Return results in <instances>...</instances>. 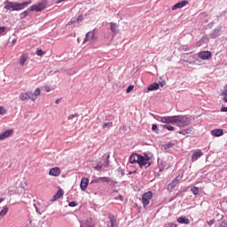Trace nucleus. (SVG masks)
I'll return each mask as SVG.
<instances>
[{"label":"nucleus","instance_id":"423d86ee","mask_svg":"<svg viewBox=\"0 0 227 227\" xmlns=\"http://www.w3.org/2000/svg\"><path fill=\"white\" fill-rule=\"evenodd\" d=\"M198 57L200 59H204V60H207V59H210V58H212V52L208 51H200L198 53Z\"/></svg>","mask_w":227,"mask_h":227},{"label":"nucleus","instance_id":"c03bdc74","mask_svg":"<svg viewBox=\"0 0 227 227\" xmlns=\"http://www.w3.org/2000/svg\"><path fill=\"white\" fill-rule=\"evenodd\" d=\"M69 207H77V202L75 201L69 202Z\"/></svg>","mask_w":227,"mask_h":227},{"label":"nucleus","instance_id":"6ab92c4d","mask_svg":"<svg viewBox=\"0 0 227 227\" xmlns=\"http://www.w3.org/2000/svg\"><path fill=\"white\" fill-rule=\"evenodd\" d=\"M178 184V177H176L168 185V190L171 191L176 187Z\"/></svg>","mask_w":227,"mask_h":227},{"label":"nucleus","instance_id":"09e8293b","mask_svg":"<svg viewBox=\"0 0 227 227\" xmlns=\"http://www.w3.org/2000/svg\"><path fill=\"white\" fill-rule=\"evenodd\" d=\"M115 200H120L121 201H123V196L119 195V196L115 197Z\"/></svg>","mask_w":227,"mask_h":227},{"label":"nucleus","instance_id":"a19ab883","mask_svg":"<svg viewBox=\"0 0 227 227\" xmlns=\"http://www.w3.org/2000/svg\"><path fill=\"white\" fill-rule=\"evenodd\" d=\"M6 31V27H0V35H3Z\"/></svg>","mask_w":227,"mask_h":227},{"label":"nucleus","instance_id":"3c124183","mask_svg":"<svg viewBox=\"0 0 227 227\" xmlns=\"http://www.w3.org/2000/svg\"><path fill=\"white\" fill-rule=\"evenodd\" d=\"M168 226H169V227H176V224H175V223H168Z\"/></svg>","mask_w":227,"mask_h":227},{"label":"nucleus","instance_id":"9b49d317","mask_svg":"<svg viewBox=\"0 0 227 227\" xmlns=\"http://www.w3.org/2000/svg\"><path fill=\"white\" fill-rule=\"evenodd\" d=\"M200 157H203V152H201V150H197L192 155V162H196V160H198V159Z\"/></svg>","mask_w":227,"mask_h":227},{"label":"nucleus","instance_id":"7c9ffc66","mask_svg":"<svg viewBox=\"0 0 227 227\" xmlns=\"http://www.w3.org/2000/svg\"><path fill=\"white\" fill-rule=\"evenodd\" d=\"M110 28H111V31H113V33H116V29H117V26L115 23H110Z\"/></svg>","mask_w":227,"mask_h":227},{"label":"nucleus","instance_id":"0eeeda50","mask_svg":"<svg viewBox=\"0 0 227 227\" xmlns=\"http://www.w3.org/2000/svg\"><path fill=\"white\" fill-rule=\"evenodd\" d=\"M11 136H13V129H7L0 134V141H4V139H8Z\"/></svg>","mask_w":227,"mask_h":227},{"label":"nucleus","instance_id":"c9c22d12","mask_svg":"<svg viewBox=\"0 0 227 227\" xmlns=\"http://www.w3.org/2000/svg\"><path fill=\"white\" fill-rule=\"evenodd\" d=\"M0 114H6V108L4 106H0Z\"/></svg>","mask_w":227,"mask_h":227},{"label":"nucleus","instance_id":"7ed1b4c3","mask_svg":"<svg viewBox=\"0 0 227 227\" xmlns=\"http://www.w3.org/2000/svg\"><path fill=\"white\" fill-rule=\"evenodd\" d=\"M153 157V154H152V153H145L144 155L139 154L137 162L138 166L140 168H150V166H152L150 160H152Z\"/></svg>","mask_w":227,"mask_h":227},{"label":"nucleus","instance_id":"473e14b6","mask_svg":"<svg viewBox=\"0 0 227 227\" xmlns=\"http://www.w3.org/2000/svg\"><path fill=\"white\" fill-rule=\"evenodd\" d=\"M223 101L227 103V85L225 86L223 91Z\"/></svg>","mask_w":227,"mask_h":227},{"label":"nucleus","instance_id":"39448f33","mask_svg":"<svg viewBox=\"0 0 227 227\" xmlns=\"http://www.w3.org/2000/svg\"><path fill=\"white\" fill-rule=\"evenodd\" d=\"M95 31L96 29H94L93 31L88 32L86 34V36L83 40V43H86V42H91V43L96 42L97 37L95 36Z\"/></svg>","mask_w":227,"mask_h":227},{"label":"nucleus","instance_id":"6e6552de","mask_svg":"<svg viewBox=\"0 0 227 227\" xmlns=\"http://www.w3.org/2000/svg\"><path fill=\"white\" fill-rule=\"evenodd\" d=\"M45 9V4L43 3H40L39 4H34L30 6V12H42V10Z\"/></svg>","mask_w":227,"mask_h":227},{"label":"nucleus","instance_id":"dca6fc26","mask_svg":"<svg viewBox=\"0 0 227 227\" xmlns=\"http://www.w3.org/2000/svg\"><path fill=\"white\" fill-rule=\"evenodd\" d=\"M211 134L215 137H221V136H223L224 134V130H223L221 129H213V130H211Z\"/></svg>","mask_w":227,"mask_h":227},{"label":"nucleus","instance_id":"1a4fd4ad","mask_svg":"<svg viewBox=\"0 0 227 227\" xmlns=\"http://www.w3.org/2000/svg\"><path fill=\"white\" fill-rule=\"evenodd\" d=\"M189 4V2L187 0H182L181 2H178L173 7L172 10L175 12V10H178L180 8H184V6H187Z\"/></svg>","mask_w":227,"mask_h":227},{"label":"nucleus","instance_id":"864d4df0","mask_svg":"<svg viewBox=\"0 0 227 227\" xmlns=\"http://www.w3.org/2000/svg\"><path fill=\"white\" fill-rule=\"evenodd\" d=\"M59 102H61V99H60V98H58V99L55 101V104H59Z\"/></svg>","mask_w":227,"mask_h":227},{"label":"nucleus","instance_id":"58836bf2","mask_svg":"<svg viewBox=\"0 0 227 227\" xmlns=\"http://www.w3.org/2000/svg\"><path fill=\"white\" fill-rule=\"evenodd\" d=\"M27 11H25V12H21L20 13V17H21V19H24V17H27Z\"/></svg>","mask_w":227,"mask_h":227},{"label":"nucleus","instance_id":"72a5a7b5","mask_svg":"<svg viewBox=\"0 0 227 227\" xmlns=\"http://www.w3.org/2000/svg\"><path fill=\"white\" fill-rule=\"evenodd\" d=\"M93 168L96 170V171H102V164H98L96 165L95 167H93Z\"/></svg>","mask_w":227,"mask_h":227},{"label":"nucleus","instance_id":"5701e85b","mask_svg":"<svg viewBox=\"0 0 227 227\" xmlns=\"http://www.w3.org/2000/svg\"><path fill=\"white\" fill-rule=\"evenodd\" d=\"M63 194H64L63 190L62 189L59 190L53 196V201H56V200H59V198H61Z\"/></svg>","mask_w":227,"mask_h":227},{"label":"nucleus","instance_id":"e433bc0d","mask_svg":"<svg viewBox=\"0 0 227 227\" xmlns=\"http://www.w3.org/2000/svg\"><path fill=\"white\" fill-rule=\"evenodd\" d=\"M132 90H134V85H129L126 90V93H130Z\"/></svg>","mask_w":227,"mask_h":227},{"label":"nucleus","instance_id":"9d476101","mask_svg":"<svg viewBox=\"0 0 227 227\" xmlns=\"http://www.w3.org/2000/svg\"><path fill=\"white\" fill-rule=\"evenodd\" d=\"M218 36H221V27H215L212 33L209 34V38L215 39Z\"/></svg>","mask_w":227,"mask_h":227},{"label":"nucleus","instance_id":"c85d7f7f","mask_svg":"<svg viewBox=\"0 0 227 227\" xmlns=\"http://www.w3.org/2000/svg\"><path fill=\"white\" fill-rule=\"evenodd\" d=\"M192 194H194V196H198V194H200V188L196 187V186H193L192 189H191Z\"/></svg>","mask_w":227,"mask_h":227},{"label":"nucleus","instance_id":"f3484780","mask_svg":"<svg viewBox=\"0 0 227 227\" xmlns=\"http://www.w3.org/2000/svg\"><path fill=\"white\" fill-rule=\"evenodd\" d=\"M139 155L137 153H133L130 157H129V162L130 164H137L138 160H139Z\"/></svg>","mask_w":227,"mask_h":227},{"label":"nucleus","instance_id":"4be33fe9","mask_svg":"<svg viewBox=\"0 0 227 227\" xmlns=\"http://www.w3.org/2000/svg\"><path fill=\"white\" fill-rule=\"evenodd\" d=\"M148 91H155L156 90H159V83L154 82L148 86L147 88Z\"/></svg>","mask_w":227,"mask_h":227},{"label":"nucleus","instance_id":"2eb2a0df","mask_svg":"<svg viewBox=\"0 0 227 227\" xmlns=\"http://www.w3.org/2000/svg\"><path fill=\"white\" fill-rule=\"evenodd\" d=\"M89 184H90V180L86 177H82L80 184V187L82 191H86V189H88Z\"/></svg>","mask_w":227,"mask_h":227},{"label":"nucleus","instance_id":"ddd939ff","mask_svg":"<svg viewBox=\"0 0 227 227\" xmlns=\"http://www.w3.org/2000/svg\"><path fill=\"white\" fill-rule=\"evenodd\" d=\"M20 100L23 102L26 100H33L32 92H25L20 96Z\"/></svg>","mask_w":227,"mask_h":227},{"label":"nucleus","instance_id":"f8f14e48","mask_svg":"<svg viewBox=\"0 0 227 227\" xmlns=\"http://www.w3.org/2000/svg\"><path fill=\"white\" fill-rule=\"evenodd\" d=\"M34 207L35 208V212L39 215H42L43 212H45V207L42 206V204H40V203H35Z\"/></svg>","mask_w":227,"mask_h":227},{"label":"nucleus","instance_id":"ea45409f","mask_svg":"<svg viewBox=\"0 0 227 227\" xmlns=\"http://www.w3.org/2000/svg\"><path fill=\"white\" fill-rule=\"evenodd\" d=\"M91 184H100V177L91 181Z\"/></svg>","mask_w":227,"mask_h":227},{"label":"nucleus","instance_id":"a18cd8bd","mask_svg":"<svg viewBox=\"0 0 227 227\" xmlns=\"http://www.w3.org/2000/svg\"><path fill=\"white\" fill-rule=\"evenodd\" d=\"M214 223H215V219L207 221V224H209V226H212V224H214Z\"/></svg>","mask_w":227,"mask_h":227},{"label":"nucleus","instance_id":"49530a36","mask_svg":"<svg viewBox=\"0 0 227 227\" xmlns=\"http://www.w3.org/2000/svg\"><path fill=\"white\" fill-rule=\"evenodd\" d=\"M44 90L47 91V93H49L51 91V87L49 85H45Z\"/></svg>","mask_w":227,"mask_h":227},{"label":"nucleus","instance_id":"79ce46f5","mask_svg":"<svg viewBox=\"0 0 227 227\" xmlns=\"http://www.w3.org/2000/svg\"><path fill=\"white\" fill-rule=\"evenodd\" d=\"M74 118H77V114H71L68 116V120H74Z\"/></svg>","mask_w":227,"mask_h":227},{"label":"nucleus","instance_id":"4c0bfd02","mask_svg":"<svg viewBox=\"0 0 227 227\" xmlns=\"http://www.w3.org/2000/svg\"><path fill=\"white\" fill-rule=\"evenodd\" d=\"M152 130H153L154 132L159 130V127L157 126V124H153Z\"/></svg>","mask_w":227,"mask_h":227},{"label":"nucleus","instance_id":"bb28decb","mask_svg":"<svg viewBox=\"0 0 227 227\" xmlns=\"http://www.w3.org/2000/svg\"><path fill=\"white\" fill-rule=\"evenodd\" d=\"M162 127H163V129H166L169 132H173V130H175V127L169 125V123H167V124L163 125Z\"/></svg>","mask_w":227,"mask_h":227},{"label":"nucleus","instance_id":"5fc2aeb1","mask_svg":"<svg viewBox=\"0 0 227 227\" xmlns=\"http://www.w3.org/2000/svg\"><path fill=\"white\" fill-rule=\"evenodd\" d=\"M3 201H4V198L0 199V203H3Z\"/></svg>","mask_w":227,"mask_h":227},{"label":"nucleus","instance_id":"603ef678","mask_svg":"<svg viewBox=\"0 0 227 227\" xmlns=\"http://www.w3.org/2000/svg\"><path fill=\"white\" fill-rule=\"evenodd\" d=\"M64 1H67V0H57L56 3L57 4H59V3H63Z\"/></svg>","mask_w":227,"mask_h":227},{"label":"nucleus","instance_id":"20e7f679","mask_svg":"<svg viewBox=\"0 0 227 227\" xmlns=\"http://www.w3.org/2000/svg\"><path fill=\"white\" fill-rule=\"evenodd\" d=\"M152 198H153V193L152 192H147L143 194L142 203L145 208L148 207V205H150V201L152 200Z\"/></svg>","mask_w":227,"mask_h":227},{"label":"nucleus","instance_id":"b1692460","mask_svg":"<svg viewBox=\"0 0 227 227\" xmlns=\"http://www.w3.org/2000/svg\"><path fill=\"white\" fill-rule=\"evenodd\" d=\"M27 58H28V57H27V54H23V55H21L20 59V65L21 67H24L26 61H27Z\"/></svg>","mask_w":227,"mask_h":227},{"label":"nucleus","instance_id":"a211bd4d","mask_svg":"<svg viewBox=\"0 0 227 227\" xmlns=\"http://www.w3.org/2000/svg\"><path fill=\"white\" fill-rule=\"evenodd\" d=\"M177 223H179V224H190L191 220L185 216H180L177 218Z\"/></svg>","mask_w":227,"mask_h":227},{"label":"nucleus","instance_id":"4468645a","mask_svg":"<svg viewBox=\"0 0 227 227\" xmlns=\"http://www.w3.org/2000/svg\"><path fill=\"white\" fill-rule=\"evenodd\" d=\"M49 175L51 176H59V175H61V169H59V168H58V167L52 168L49 171Z\"/></svg>","mask_w":227,"mask_h":227},{"label":"nucleus","instance_id":"8fccbe9b","mask_svg":"<svg viewBox=\"0 0 227 227\" xmlns=\"http://www.w3.org/2000/svg\"><path fill=\"white\" fill-rule=\"evenodd\" d=\"M223 215H221V214H218V215H217V219H218V221H221V219H223Z\"/></svg>","mask_w":227,"mask_h":227},{"label":"nucleus","instance_id":"6e6d98bb","mask_svg":"<svg viewBox=\"0 0 227 227\" xmlns=\"http://www.w3.org/2000/svg\"><path fill=\"white\" fill-rule=\"evenodd\" d=\"M12 43H17V39H13Z\"/></svg>","mask_w":227,"mask_h":227},{"label":"nucleus","instance_id":"f257e3e1","mask_svg":"<svg viewBox=\"0 0 227 227\" xmlns=\"http://www.w3.org/2000/svg\"><path fill=\"white\" fill-rule=\"evenodd\" d=\"M158 121L161 123H170L171 125H176V127L180 128L191 125V118L187 115L163 116L159 117Z\"/></svg>","mask_w":227,"mask_h":227},{"label":"nucleus","instance_id":"393cba45","mask_svg":"<svg viewBox=\"0 0 227 227\" xmlns=\"http://www.w3.org/2000/svg\"><path fill=\"white\" fill-rule=\"evenodd\" d=\"M192 132H194V130L192 128H190L187 129H184V130L180 131L179 133L183 134V136H189V134H192Z\"/></svg>","mask_w":227,"mask_h":227},{"label":"nucleus","instance_id":"cd10ccee","mask_svg":"<svg viewBox=\"0 0 227 227\" xmlns=\"http://www.w3.org/2000/svg\"><path fill=\"white\" fill-rule=\"evenodd\" d=\"M113 127V121L104 122L102 129H111Z\"/></svg>","mask_w":227,"mask_h":227},{"label":"nucleus","instance_id":"f704fd0d","mask_svg":"<svg viewBox=\"0 0 227 227\" xmlns=\"http://www.w3.org/2000/svg\"><path fill=\"white\" fill-rule=\"evenodd\" d=\"M217 227H227L226 220L222 221Z\"/></svg>","mask_w":227,"mask_h":227},{"label":"nucleus","instance_id":"2f4dec72","mask_svg":"<svg viewBox=\"0 0 227 227\" xmlns=\"http://www.w3.org/2000/svg\"><path fill=\"white\" fill-rule=\"evenodd\" d=\"M100 183L102 184H107L109 183L108 177H99Z\"/></svg>","mask_w":227,"mask_h":227},{"label":"nucleus","instance_id":"412c9836","mask_svg":"<svg viewBox=\"0 0 227 227\" xmlns=\"http://www.w3.org/2000/svg\"><path fill=\"white\" fill-rule=\"evenodd\" d=\"M93 226L94 224L91 219H88L81 224V227H93Z\"/></svg>","mask_w":227,"mask_h":227},{"label":"nucleus","instance_id":"a878e982","mask_svg":"<svg viewBox=\"0 0 227 227\" xmlns=\"http://www.w3.org/2000/svg\"><path fill=\"white\" fill-rule=\"evenodd\" d=\"M9 207L8 206H4L3 209L0 211V217H4L6 214H8Z\"/></svg>","mask_w":227,"mask_h":227},{"label":"nucleus","instance_id":"aec40b11","mask_svg":"<svg viewBox=\"0 0 227 227\" xmlns=\"http://www.w3.org/2000/svg\"><path fill=\"white\" fill-rule=\"evenodd\" d=\"M40 93H42V90H40V88H37L34 92H32V100L35 102L38 97H40Z\"/></svg>","mask_w":227,"mask_h":227},{"label":"nucleus","instance_id":"37998d69","mask_svg":"<svg viewBox=\"0 0 227 227\" xmlns=\"http://www.w3.org/2000/svg\"><path fill=\"white\" fill-rule=\"evenodd\" d=\"M36 55H37V56H43V51L38 50V51H36Z\"/></svg>","mask_w":227,"mask_h":227},{"label":"nucleus","instance_id":"f03ea898","mask_svg":"<svg viewBox=\"0 0 227 227\" xmlns=\"http://www.w3.org/2000/svg\"><path fill=\"white\" fill-rule=\"evenodd\" d=\"M4 4L5 10H12V12H19L20 10H24V8H26V6H27L28 4H31V1L17 4L15 2H10L7 0L4 2Z\"/></svg>","mask_w":227,"mask_h":227},{"label":"nucleus","instance_id":"de8ad7c7","mask_svg":"<svg viewBox=\"0 0 227 227\" xmlns=\"http://www.w3.org/2000/svg\"><path fill=\"white\" fill-rule=\"evenodd\" d=\"M221 112H222V113H227V106H223V107L221 108Z\"/></svg>","mask_w":227,"mask_h":227},{"label":"nucleus","instance_id":"c756f323","mask_svg":"<svg viewBox=\"0 0 227 227\" xmlns=\"http://www.w3.org/2000/svg\"><path fill=\"white\" fill-rule=\"evenodd\" d=\"M109 157H110L109 154H105L103 156V159H105V166H106V168H107L109 166Z\"/></svg>","mask_w":227,"mask_h":227}]
</instances>
